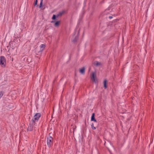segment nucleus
Segmentation results:
<instances>
[{
    "label": "nucleus",
    "instance_id": "nucleus-1",
    "mask_svg": "<svg viewBox=\"0 0 154 154\" xmlns=\"http://www.w3.org/2000/svg\"><path fill=\"white\" fill-rule=\"evenodd\" d=\"M6 60L5 57L3 56L0 57V65L2 67H5L6 66Z\"/></svg>",
    "mask_w": 154,
    "mask_h": 154
},
{
    "label": "nucleus",
    "instance_id": "nucleus-2",
    "mask_svg": "<svg viewBox=\"0 0 154 154\" xmlns=\"http://www.w3.org/2000/svg\"><path fill=\"white\" fill-rule=\"evenodd\" d=\"M53 138L49 135L47 139V143L48 146L50 147L53 144Z\"/></svg>",
    "mask_w": 154,
    "mask_h": 154
},
{
    "label": "nucleus",
    "instance_id": "nucleus-3",
    "mask_svg": "<svg viewBox=\"0 0 154 154\" xmlns=\"http://www.w3.org/2000/svg\"><path fill=\"white\" fill-rule=\"evenodd\" d=\"M36 124L33 121H31L29 124V126L27 129V130L29 131H32L33 130V126Z\"/></svg>",
    "mask_w": 154,
    "mask_h": 154
},
{
    "label": "nucleus",
    "instance_id": "nucleus-4",
    "mask_svg": "<svg viewBox=\"0 0 154 154\" xmlns=\"http://www.w3.org/2000/svg\"><path fill=\"white\" fill-rule=\"evenodd\" d=\"M65 12V11L64 10L62 11H60L59 13L57 14L56 15L54 14L53 15L52 19L53 20H54L56 19V17H58L59 16H61Z\"/></svg>",
    "mask_w": 154,
    "mask_h": 154
},
{
    "label": "nucleus",
    "instance_id": "nucleus-5",
    "mask_svg": "<svg viewBox=\"0 0 154 154\" xmlns=\"http://www.w3.org/2000/svg\"><path fill=\"white\" fill-rule=\"evenodd\" d=\"M41 116V114L40 113H37L34 116L33 118L32 121H33L35 122L36 121H37L39 118Z\"/></svg>",
    "mask_w": 154,
    "mask_h": 154
},
{
    "label": "nucleus",
    "instance_id": "nucleus-6",
    "mask_svg": "<svg viewBox=\"0 0 154 154\" xmlns=\"http://www.w3.org/2000/svg\"><path fill=\"white\" fill-rule=\"evenodd\" d=\"M91 79L93 81L95 82L96 79V72H93L92 73Z\"/></svg>",
    "mask_w": 154,
    "mask_h": 154
},
{
    "label": "nucleus",
    "instance_id": "nucleus-7",
    "mask_svg": "<svg viewBox=\"0 0 154 154\" xmlns=\"http://www.w3.org/2000/svg\"><path fill=\"white\" fill-rule=\"evenodd\" d=\"M79 72L82 74H84L85 72V67H83L81 69H79Z\"/></svg>",
    "mask_w": 154,
    "mask_h": 154
},
{
    "label": "nucleus",
    "instance_id": "nucleus-8",
    "mask_svg": "<svg viewBox=\"0 0 154 154\" xmlns=\"http://www.w3.org/2000/svg\"><path fill=\"white\" fill-rule=\"evenodd\" d=\"M45 45L44 44H42L40 46V49L38 52H42L44 50L45 48Z\"/></svg>",
    "mask_w": 154,
    "mask_h": 154
},
{
    "label": "nucleus",
    "instance_id": "nucleus-9",
    "mask_svg": "<svg viewBox=\"0 0 154 154\" xmlns=\"http://www.w3.org/2000/svg\"><path fill=\"white\" fill-rule=\"evenodd\" d=\"M91 120V121H94L95 122H97V121L96 119H95V114L94 113H93L92 114Z\"/></svg>",
    "mask_w": 154,
    "mask_h": 154
},
{
    "label": "nucleus",
    "instance_id": "nucleus-10",
    "mask_svg": "<svg viewBox=\"0 0 154 154\" xmlns=\"http://www.w3.org/2000/svg\"><path fill=\"white\" fill-rule=\"evenodd\" d=\"M94 64L96 66H98L101 65V63L97 61H95L94 63Z\"/></svg>",
    "mask_w": 154,
    "mask_h": 154
},
{
    "label": "nucleus",
    "instance_id": "nucleus-11",
    "mask_svg": "<svg viewBox=\"0 0 154 154\" xmlns=\"http://www.w3.org/2000/svg\"><path fill=\"white\" fill-rule=\"evenodd\" d=\"M107 81L106 80H105L103 82L104 86L105 89L106 88H107Z\"/></svg>",
    "mask_w": 154,
    "mask_h": 154
},
{
    "label": "nucleus",
    "instance_id": "nucleus-12",
    "mask_svg": "<svg viewBox=\"0 0 154 154\" xmlns=\"http://www.w3.org/2000/svg\"><path fill=\"white\" fill-rule=\"evenodd\" d=\"M60 23V21H56L54 23V26L55 27L58 26H59Z\"/></svg>",
    "mask_w": 154,
    "mask_h": 154
},
{
    "label": "nucleus",
    "instance_id": "nucleus-13",
    "mask_svg": "<svg viewBox=\"0 0 154 154\" xmlns=\"http://www.w3.org/2000/svg\"><path fill=\"white\" fill-rule=\"evenodd\" d=\"M4 92L2 91H0V99L2 97L3 95Z\"/></svg>",
    "mask_w": 154,
    "mask_h": 154
},
{
    "label": "nucleus",
    "instance_id": "nucleus-14",
    "mask_svg": "<svg viewBox=\"0 0 154 154\" xmlns=\"http://www.w3.org/2000/svg\"><path fill=\"white\" fill-rule=\"evenodd\" d=\"M78 39V37L77 36L75 37V38L72 41L74 42H76Z\"/></svg>",
    "mask_w": 154,
    "mask_h": 154
},
{
    "label": "nucleus",
    "instance_id": "nucleus-15",
    "mask_svg": "<svg viewBox=\"0 0 154 154\" xmlns=\"http://www.w3.org/2000/svg\"><path fill=\"white\" fill-rule=\"evenodd\" d=\"M91 127L92 129L93 130H94L96 129V128L94 126V124L93 123H92L91 125Z\"/></svg>",
    "mask_w": 154,
    "mask_h": 154
},
{
    "label": "nucleus",
    "instance_id": "nucleus-16",
    "mask_svg": "<svg viewBox=\"0 0 154 154\" xmlns=\"http://www.w3.org/2000/svg\"><path fill=\"white\" fill-rule=\"evenodd\" d=\"M43 1H42V0H41V2L39 5V8H41L42 7V5Z\"/></svg>",
    "mask_w": 154,
    "mask_h": 154
},
{
    "label": "nucleus",
    "instance_id": "nucleus-17",
    "mask_svg": "<svg viewBox=\"0 0 154 154\" xmlns=\"http://www.w3.org/2000/svg\"><path fill=\"white\" fill-rule=\"evenodd\" d=\"M37 2H38V0H36L35 2L34 3V6L36 5H37Z\"/></svg>",
    "mask_w": 154,
    "mask_h": 154
},
{
    "label": "nucleus",
    "instance_id": "nucleus-18",
    "mask_svg": "<svg viewBox=\"0 0 154 154\" xmlns=\"http://www.w3.org/2000/svg\"><path fill=\"white\" fill-rule=\"evenodd\" d=\"M112 18V16H109V19H111V18Z\"/></svg>",
    "mask_w": 154,
    "mask_h": 154
},
{
    "label": "nucleus",
    "instance_id": "nucleus-19",
    "mask_svg": "<svg viewBox=\"0 0 154 154\" xmlns=\"http://www.w3.org/2000/svg\"><path fill=\"white\" fill-rule=\"evenodd\" d=\"M54 22H54V21H51V23H54Z\"/></svg>",
    "mask_w": 154,
    "mask_h": 154
},
{
    "label": "nucleus",
    "instance_id": "nucleus-20",
    "mask_svg": "<svg viewBox=\"0 0 154 154\" xmlns=\"http://www.w3.org/2000/svg\"><path fill=\"white\" fill-rule=\"evenodd\" d=\"M42 1H43V0H42Z\"/></svg>",
    "mask_w": 154,
    "mask_h": 154
}]
</instances>
